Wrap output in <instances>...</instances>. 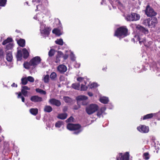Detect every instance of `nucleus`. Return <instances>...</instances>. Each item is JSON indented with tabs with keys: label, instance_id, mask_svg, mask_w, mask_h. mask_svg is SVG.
<instances>
[{
	"label": "nucleus",
	"instance_id": "obj_61",
	"mask_svg": "<svg viewBox=\"0 0 160 160\" xmlns=\"http://www.w3.org/2000/svg\"><path fill=\"white\" fill-rule=\"evenodd\" d=\"M67 108L66 107H64L63 108V110L64 112H66L67 111Z\"/></svg>",
	"mask_w": 160,
	"mask_h": 160
},
{
	"label": "nucleus",
	"instance_id": "obj_21",
	"mask_svg": "<svg viewBox=\"0 0 160 160\" xmlns=\"http://www.w3.org/2000/svg\"><path fill=\"white\" fill-rule=\"evenodd\" d=\"M52 33L57 36H60L62 34V32L58 28H55L52 30Z\"/></svg>",
	"mask_w": 160,
	"mask_h": 160
},
{
	"label": "nucleus",
	"instance_id": "obj_23",
	"mask_svg": "<svg viewBox=\"0 0 160 160\" xmlns=\"http://www.w3.org/2000/svg\"><path fill=\"white\" fill-rule=\"evenodd\" d=\"M67 116V114L66 113H62L59 114L57 117L58 118L61 119H66Z\"/></svg>",
	"mask_w": 160,
	"mask_h": 160
},
{
	"label": "nucleus",
	"instance_id": "obj_49",
	"mask_svg": "<svg viewBox=\"0 0 160 160\" xmlns=\"http://www.w3.org/2000/svg\"><path fill=\"white\" fill-rule=\"evenodd\" d=\"M150 139L152 142L154 143L155 141L156 140V138L155 137L153 136H151L150 137Z\"/></svg>",
	"mask_w": 160,
	"mask_h": 160
},
{
	"label": "nucleus",
	"instance_id": "obj_30",
	"mask_svg": "<svg viewBox=\"0 0 160 160\" xmlns=\"http://www.w3.org/2000/svg\"><path fill=\"white\" fill-rule=\"evenodd\" d=\"M36 91L37 92L41 94L45 95L46 94V92L45 91L38 88H36Z\"/></svg>",
	"mask_w": 160,
	"mask_h": 160
},
{
	"label": "nucleus",
	"instance_id": "obj_42",
	"mask_svg": "<svg viewBox=\"0 0 160 160\" xmlns=\"http://www.w3.org/2000/svg\"><path fill=\"white\" fill-rule=\"evenodd\" d=\"M154 117L157 118L158 120H160V111L157 113H153Z\"/></svg>",
	"mask_w": 160,
	"mask_h": 160
},
{
	"label": "nucleus",
	"instance_id": "obj_38",
	"mask_svg": "<svg viewBox=\"0 0 160 160\" xmlns=\"http://www.w3.org/2000/svg\"><path fill=\"white\" fill-rule=\"evenodd\" d=\"M13 47V44L11 42L7 44L6 46V48L7 50L11 49Z\"/></svg>",
	"mask_w": 160,
	"mask_h": 160
},
{
	"label": "nucleus",
	"instance_id": "obj_43",
	"mask_svg": "<svg viewBox=\"0 0 160 160\" xmlns=\"http://www.w3.org/2000/svg\"><path fill=\"white\" fill-rule=\"evenodd\" d=\"M26 78L27 79L28 81L29 82H34V79L32 77L28 76Z\"/></svg>",
	"mask_w": 160,
	"mask_h": 160
},
{
	"label": "nucleus",
	"instance_id": "obj_29",
	"mask_svg": "<svg viewBox=\"0 0 160 160\" xmlns=\"http://www.w3.org/2000/svg\"><path fill=\"white\" fill-rule=\"evenodd\" d=\"M63 122L62 121H59L57 122L55 124V126L56 128H60L63 125Z\"/></svg>",
	"mask_w": 160,
	"mask_h": 160
},
{
	"label": "nucleus",
	"instance_id": "obj_17",
	"mask_svg": "<svg viewBox=\"0 0 160 160\" xmlns=\"http://www.w3.org/2000/svg\"><path fill=\"white\" fill-rule=\"evenodd\" d=\"M6 59L8 62H11L12 59V56L11 51H6Z\"/></svg>",
	"mask_w": 160,
	"mask_h": 160
},
{
	"label": "nucleus",
	"instance_id": "obj_53",
	"mask_svg": "<svg viewBox=\"0 0 160 160\" xmlns=\"http://www.w3.org/2000/svg\"><path fill=\"white\" fill-rule=\"evenodd\" d=\"M114 2L117 5H121V3L118 0H114Z\"/></svg>",
	"mask_w": 160,
	"mask_h": 160
},
{
	"label": "nucleus",
	"instance_id": "obj_40",
	"mask_svg": "<svg viewBox=\"0 0 160 160\" xmlns=\"http://www.w3.org/2000/svg\"><path fill=\"white\" fill-rule=\"evenodd\" d=\"M149 155L148 152H146L143 154V158L145 160H148L149 158Z\"/></svg>",
	"mask_w": 160,
	"mask_h": 160
},
{
	"label": "nucleus",
	"instance_id": "obj_3",
	"mask_svg": "<svg viewBox=\"0 0 160 160\" xmlns=\"http://www.w3.org/2000/svg\"><path fill=\"white\" fill-rule=\"evenodd\" d=\"M67 128L70 130L73 131V133L76 135L78 134L82 130V128L78 124H74L68 123L67 125Z\"/></svg>",
	"mask_w": 160,
	"mask_h": 160
},
{
	"label": "nucleus",
	"instance_id": "obj_25",
	"mask_svg": "<svg viewBox=\"0 0 160 160\" xmlns=\"http://www.w3.org/2000/svg\"><path fill=\"white\" fill-rule=\"evenodd\" d=\"M29 111L32 114L35 115L38 113V110L36 108H32Z\"/></svg>",
	"mask_w": 160,
	"mask_h": 160
},
{
	"label": "nucleus",
	"instance_id": "obj_13",
	"mask_svg": "<svg viewBox=\"0 0 160 160\" xmlns=\"http://www.w3.org/2000/svg\"><path fill=\"white\" fill-rule=\"evenodd\" d=\"M49 102L51 104L58 107L60 106L61 104L60 101L54 98L50 99L49 100Z\"/></svg>",
	"mask_w": 160,
	"mask_h": 160
},
{
	"label": "nucleus",
	"instance_id": "obj_16",
	"mask_svg": "<svg viewBox=\"0 0 160 160\" xmlns=\"http://www.w3.org/2000/svg\"><path fill=\"white\" fill-rule=\"evenodd\" d=\"M145 13L148 17L155 16L157 13L155 11H145Z\"/></svg>",
	"mask_w": 160,
	"mask_h": 160
},
{
	"label": "nucleus",
	"instance_id": "obj_28",
	"mask_svg": "<svg viewBox=\"0 0 160 160\" xmlns=\"http://www.w3.org/2000/svg\"><path fill=\"white\" fill-rule=\"evenodd\" d=\"M12 39L11 38H7V39H6L4 41H3L2 43V44L3 45H5L7 44H8L9 43L11 42Z\"/></svg>",
	"mask_w": 160,
	"mask_h": 160
},
{
	"label": "nucleus",
	"instance_id": "obj_37",
	"mask_svg": "<svg viewBox=\"0 0 160 160\" xmlns=\"http://www.w3.org/2000/svg\"><path fill=\"white\" fill-rule=\"evenodd\" d=\"M69 52L70 53V57L72 61H75L76 59V57H75V55L73 54V52H71V51H69Z\"/></svg>",
	"mask_w": 160,
	"mask_h": 160
},
{
	"label": "nucleus",
	"instance_id": "obj_39",
	"mask_svg": "<svg viewBox=\"0 0 160 160\" xmlns=\"http://www.w3.org/2000/svg\"><path fill=\"white\" fill-rule=\"evenodd\" d=\"M7 0H0V6L4 7L6 4Z\"/></svg>",
	"mask_w": 160,
	"mask_h": 160
},
{
	"label": "nucleus",
	"instance_id": "obj_33",
	"mask_svg": "<svg viewBox=\"0 0 160 160\" xmlns=\"http://www.w3.org/2000/svg\"><path fill=\"white\" fill-rule=\"evenodd\" d=\"M63 100L66 102L70 103L72 101V99L68 97H64Z\"/></svg>",
	"mask_w": 160,
	"mask_h": 160
},
{
	"label": "nucleus",
	"instance_id": "obj_41",
	"mask_svg": "<svg viewBox=\"0 0 160 160\" xmlns=\"http://www.w3.org/2000/svg\"><path fill=\"white\" fill-rule=\"evenodd\" d=\"M55 53V50L53 49H51L48 52V55L50 57L53 56Z\"/></svg>",
	"mask_w": 160,
	"mask_h": 160
},
{
	"label": "nucleus",
	"instance_id": "obj_35",
	"mask_svg": "<svg viewBox=\"0 0 160 160\" xmlns=\"http://www.w3.org/2000/svg\"><path fill=\"white\" fill-rule=\"evenodd\" d=\"M21 83L23 85H26L28 83V80L26 77L22 78Z\"/></svg>",
	"mask_w": 160,
	"mask_h": 160
},
{
	"label": "nucleus",
	"instance_id": "obj_45",
	"mask_svg": "<svg viewBox=\"0 0 160 160\" xmlns=\"http://www.w3.org/2000/svg\"><path fill=\"white\" fill-rule=\"evenodd\" d=\"M21 92L22 94L25 97H26L28 96V92L27 91V90H24L23 89H22Z\"/></svg>",
	"mask_w": 160,
	"mask_h": 160
},
{
	"label": "nucleus",
	"instance_id": "obj_64",
	"mask_svg": "<svg viewBox=\"0 0 160 160\" xmlns=\"http://www.w3.org/2000/svg\"><path fill=\"white\" fill-rule=\"evenodd\" d=\"M26 3H27V5H28V2H26Z\"/></svg>",
	"mask_w": 160,
	"mask_h": 160
},
{
	"label": "nucleus",
	"instance_id": "obj_1",
	"mask_svg": "<svg viewBox=\"0 0 160 160\" xmlns=\"http://www.w3.org/2000/svg\"><path fill=\"white\" fill-rule=\"evenodd\" d=\"M131 27L133 29L136 28L138 33L137 35H135L132 40L134 41L135 40L137 41H138L141 45L143 44L147 47H149L152 44V42L146 40L143 37L145 34L148 33V30L147 29L139 25L132 24L131 25Z\"/></svg>",
	"mask_w": 160,
	"mask_h": 160
},
{
	"label": "nucleus",
	"instance_id": "obj_52",
	"mask_svg": "<svg viewBox=\"0 0 160 160\" xmlns=\"http://www.w3.org/2000/svg\"><path fill=\"white\" fill-rule=\"evenodd\" d=\"M22 89L24 90H30V88L26 86H24L22 87Z\"/></svg>",
	"mask_w": 160,
	"mask_h": 160
},
{
	"label": "nucleus",
	"instance_id": "obj_27",
	"mask_svg": "<svg viewBox=\"0 0 160 160\" xmlns=\"http://www.w3.org/2000/svg\"><path fill=\"white\" fill-rule=\"evenodd\" d=\"M86 78L81 77H78L77 79V80L78 81L82 82H83L86 85L87 83H88V82L86 81Z\"/></svg>",
	"mask_w": 160,
	"mask_h": 160
},
{
	"label": "nucleus",
	"instance_id": "obj_32",
	"mask_svg": "<svg viewBox=\"0 0 160 160\" xmlns=\"http://www.w3.org/2000/svg\"><path fill=\"white\" fill-rule=\"evenodd\" d=\"M87 84L88 85V84L87 83L86 85L83 83H82L81 85V90L82 91L86 90L88 88L87 86L86 85Z\"/></svg>",
	"mask_w": 160,
	"mask_h": 160
},
{
	"label": "nucleus",
	"instance_id": "obj_5",
	"mask_svg": "<svg viewBox=\"0 0 160 160\" xmlns=\"http://www.w3.org/2000/svg\"><path fill=\"white\" fill-rule=\"evenodd\" d=\"M98 106L95 104H91L87 106L86 108V111L88 115H91L98 109Z\"/></svg>",
	"mask_w": 160,
	"mask_h": 160
},
{
	"label": "nucleus",
	"instance_id": "obj_19",
	"mask_svg": "<svg viewBox=\"0 0 160 160\" xmlns=\"http://www.w3.org/2000/svg\"><path fill=\"white\" fill-rule=\"evenodd\" d=\"M154 117V114L153 113L147 114L144 116L142 118H141V120H145L146 119H150Z\"/></svg>",
	"mask_w": 160,
	"mask_h": 160
},
{
	"label": "nucleus",
	"instance_id": "obj_34",
	"mask_svg": "<svg viewBox=\"0 0 160 160\" xmlns=\"http://www.w3.org/2000/svg\"><path fill=\"white\" fill-rule=\"evenodd\" d=\"M55 42L58 44L62 45L63 44V42L62 39H57L55 41Z\"/></svg>",
	"mask_w": 160,
	"mask_h": 160
},
{
	"label": "nucleus",
	"instance_id": "obj_11",
	"mask_svg": "<svg viewBox=\"0 0 160 160\" xmlns=\"http://www.w3.org/2000/svg\"><path fill=\"white\" fill-rule=\"evenodd\" d=\"M51 30L50 28L45 27L44 24H41L40 32L41 34L48 35Z\"/></svg>",
	"mask_w": 160,
	"mask_h": 160
},
{
	"label": "nucleus",
	"instance_id": "obj_18",
	"mask_svg": "<svg viewBox=\"0 0 160 160\" xmlns=\"http://www.w3.org/2000/svg\"><path fill=\"white\" fill-rule=\"evenodd\" d=\"M100 101L104 104H106L109 101V99L108 97H101L99 99Z\"/></svg>",
	"mask_w": 160,
	"mask_h": 160
},
{
	"label": "nucleus",
	"instance_id": "obj_58",
	"mask_svg": "<svg viewBox=\"0 0 160 160\" xmlns=\"http://www.w3.org/2000/svg\"><path fill=\"white\" fill-rule=\"evenodd\" d=\"M12 87H17V84H16L15 83H13L11 85Z\"/></svg>",
	"mask_w": 160,
	"mask_h": 160
},
{
	"label": "nucleus",
	"instance_id": "obj_36",
	"mask_svg": "<svg viewBox=\"0 0 160 160\" xmlns=\"http://www.w3.org/2000/svg\"><path fill=\"white\" fill-rule=\"evenodd\" d=\"M80 84L78 83H75L72 84V87L75 89L79 90V88Z\"/></svg>",
	"mask_w": 160,
	"mask_h": 160
},
{
	"label": "nucleus",
	"instance_id": "obj_48",
	"mask_svg": "<svg viewBox=\"0 0 160 160\" xmlns=\"http://www.w3.org/2000/svg\"><path fill=\"white\" fill-rule=\"evenodd\" d=\"M98 84L96 83H92L91 84L90 86L91 88H95L98 87Z\"/></svg>",
	"mask_w": 160,
	"mask_h": 160
},
{
	"label": "nucleus",
	"instance_id": "obj_26",
	"mask_svg": "<svg viewBox=\"0 0 160 160\" xmlns=\"http://www.w3.org/2000/svg\"><path fill=\"white\" fill-rule=\"evenodd\" d=\"M52 108L49 106H46L44 108V111L46 112H49L52 111Z\"/></svg>",
	"mask_w": 160,
	"mask_h": 160
},
{
	"label": "nucleus",
	"instance_id": "obj_15",
	"mask_svg": "<svg viewBox=\"0 0 160 160\" xmlns=\"http://www.w3.org/2000/svg\"><path fill=\"white\" fill-rule=\"evenodd\" d=\"M67 68L63 64H61L59 65L57 68L58 71L60 73H63L67 70Z\"/></svg>",
	"mask_w": 160,
	"mask_h": 160
},
{
	"label": "nucleus",
	"instance_id": "obj_20",
	"mask_svg": "<svg viewBox=\"0 0 160 160\" xmlns=\"http://www.w3.org/2000/svg\"><path fill=\"white\" fill-rule=\"evenodd\" d=\"M61 52L58 51V54L56 56V59L55 61V62L56 63H59L60 61V58H61Z\"/></svg>",
	"mask_w": 160,
	"mask_h": 160
},
{
	"label": "nucleus",
	"instance_id": "obj_62",
	"mask_svg": "<svg viewBox=\"0 0 160 160\" xmlns=\"http://www.w3.org/2000/svg\"><path fill=\"white\" fill-rule=\"evenodd\" d=\"M3 55V52L2 50H0V55L2 56Z\"/></svg>",
	"mask_w": 160,
	"mask_h": 160
},
{
	"label": "nucleus",
	"instance_id": "obj_8",
	"mask_svg": "<svg viewBox=\"0 0 160 160\" xmlns=\"http://www.w3.org/2000/svg\"><path fill=\"white\" fill-rule=\"evenodd\" d=\"M29 56V53L27 50L25 48L22 49V51L18 50L17 52L16 57L18 61H20L23 56L24 58H26Z\"/></svg>",
	"mask_w": 160,
	"mask_h": 160
},
{
	"label": "nucleus",
	"instance_id": "obj_47",
	"mask_svg": "<svg viewBox=\"0 0 160 160\" xmlns=\"http://www.w3.org/2000/svg\"><path fill=\"white\" fill-rule=\"evenodd\" d=\"M18 98H21L22 99V101L23 102H24L25 98L22 95V94L21 92H19L18 94Z\"/></svg>",
	"mask_w": 160,
	"mask_h": 160
},
{
	"label": "nucleus",
	"instance_id": "obj_57",
	"mask_svg": "<svg viewBox=\"0 0 160 160\" xmlns=\"http://www.w3.org/2000/svg\"><path fill=\"white\" fill-rule=\"evenodd\" d=\"M42 0H32V2H41Z\"/></svg>",
	"mask_w": 160,
	"mask_h": 160
},
{
	"label": "nucleus",
	"instance_id": "obj_50",
	"mask_svg": "<svg viewBox=\"0 0 160 160\" xmlns=\"http://www.w3.org/2000/svg\"><path fill=\"white\" fill-rule=\"evenodd\" d=\"M37 9L40 10V9H43V7L41 5H38L37 6Z\"/></svg>",
	"mask_w": 160,
	"mask_h": 160
},
{
	"label": "nucleus",
	"instance_id": "obj_60",
	"mask_svg": "<svg viewBox=\"0 0 160 160\" xmlns=\"http://www.w3.org/2000/svg\"><path fill=\"white\" fill-rule=\"evenodd\" d=\"M88 94L90 97H91L93 96V94L91 92H88Z\"/></svg>",
	"mask_w": 160,
	"mask_h": 160
},
{
	"label": "nucleus",
	"instance_id": "obj_51",
	"mask_svg": "<svg viewBox=\"0 0 160 160\" xmlns=\"http://www.w3.org/2000/svg\"><path fill=\"white\" fill-rule=\"evenodd\" d=\"M73 120V118L72 117H70L69 118L66 120V122H71Z\"/></svg>",
	"mask_w": 160,
	"mask_h": 160
},
{
	"label": "nucleus",
	"instance_id": "obj_46",
	"mask_svg": "<svg viewBox=\"0 0 160 160\" xmlns=\"http://www.w3.org/2000/svg\"><path fill=\"white\" fill-rule=\"evenodd\" d=\"M57 75L56 73L53 72L51 73L50 75V78L52 79H54L56 77Z\"/></svg>",
	"mask_w": 160,
	"mask_h": 160
},
{
	"label": "nucleus",
	"instance_id": "obj_63",
	"mask_svg": "<svg viewBox=\"0 0 160 160\" xmlns=\"http://www.w3.org/2000/svg\"><path fill=\"white\" fill-rule=\"evenodd\" d=\"M1 128L0 126V132H1Z\"/></svg>",
	"mask_w": 160,
	"mask_h": 160
},
{
	"label": "nucleus",
	"instance_id": "obj_12",
	"mask_svg": "<svg viewBox=\"0 0 160 160\" xmlns=\"http://www.w3.org/2000/svg\"><path fill=\"white\" fill-rule=\"evenodd\" d=\"M117 160H129V153L126 152L123 155L120 153L117 156Z\"/></svg>",
	"mask_w": 160,
	"mask_h": 160
},
{
	"label": "nucleus",
	"instance_id": "obj_31",
	"mask_svg": "<svg viewBox=\"0 0 160 160\" xmlns=\"http://www.w3.org/2000/svg\"><path fill=\"white\" fill-rule=\"evenodd\" d=\"M49 78V76L47 75L43 76L42 80L45 83H47L48 82Z\"/></svg>",
	"mask_w": 160,
	"mask_h": 160
},
{
	"label": "nucleus",
	"instance_id": "obj_22",
	"mask_svg": "<svg viewBox=\"0 0 160 160\" xmlns=\"http://www.w3.org/2000/svg\"><path fill=\"white\" fill-rule=\"evenodd\" d=\"M106 108L105 107H102L98 111L97 115V116L100 117L102 114L106 110Z\"/></svg>",
	"mask_w": 160,
	"mask_h": 160
},
{
	"label": "nucleus",
	"instance_id": "obj_56",
	"mask_svg": "<svg viewBox=\"0 0 160 160\" xmlns=\"http://www.w3.org/2000/svg\"><path fill=\"white\" fill-rule=\"evenodd\" d=\"M145 10H152L149 5H147Z\"/></svg>",
	"mask_w": 160,
	"mask_h": 160
},
{
	"label": "nucleus",
	"instance_id": "obj_14",
	"mask_svg": "<svg viewBox=\"0 0 160 160\" xmlns=\"http://www.w3.org/2000/svg\"><path fill=\"white\" fill-rule=\"evenodd\" d=\"M30 100L32 102H35L42 101V99L37 95H34L31 97Z\"/></svg>",
	"mask_w": 160,
	"mask_h": 160
},
{
	"label": "nucleus",
	"instance_id": "obj_55",
	"mask_svg": "<svg viewBox=\"0 0 160 160\" xmlns=\"http://www.w3.org/2000/svg\"><path fill=\"white\" fill-rule=\"evenodd\" d=\"M101 4L102 5H105L106 4V1L105 0H102L101 2Z\"/></svg>",
	"mask_w": 160,
	"mask_h": 160
},
{
	"label": "nucleus",
	"instance_id": "obj_10",
	"mask_svg": "<svg viewBox=\"0 0 160 160\" xmlns=\"http://www.w3.org/2000/svg\"><path fill=\"white\" fill-rule=\"evenodd\" d=\"M88 99V97L84 95H80L76 98L77 103L78 104L79 103H81L83 105L87 104V102L85 101Z\"/></svg>",
	"mask_w": 160,
	"mask_h": 160
},
{
	"label": "nucleus",
	"instance_id": "obj_9",
	"mask_svg": "<svg viewBox=\"0 0 160 160\" xmlns=\"http://www.w3.org/2000/svg\"><path fill=\"white\" fill-rule=\"evenodd\" d=\"M137 130L140 132L142 133H148L149 131L148 126L144 125H140L137 128Z\"/></svg>",
	"mask_w": 160,
	"mask_h": 160
},
{
	"label": "nucleus",
	"instance_id": "obj_4",
	"mask_svg": "<svg viewBox=\"0 0 160 160\" xmlns=\"http://www.w3.org/2000/svg\"><path fill=\"white\" fill-rule=\"evenodd\" d=\"M128 30L125 27L118 28L115 32V36L120 38H124L128 35Z\"/></svg>",
	"mask_w": 160,
	"mask_h": 160
},
{
	"label": "nucleus",
	"instance_id": "obj_44",
	"mask_svg": "<svg viewBox=\"0 0 160 160\" xmlns=\"http://www.w3.org/2000/svg\"><path fill=\"white\" fill-rule=\"evenodd\" d=\"M61 54H62L61 55V57L63 58L64 60L67 59L68 57V55L67 54H64L62 52H61Z\"/></svg>",
	"mask_w": 160,
	"mask_h": 160
},
{
	"label": "nucleus",
	"instance_id": "obj_24",
	"mask_svg": "<svg viewBox=\"0 0 160 160\" xmlns=\"http://www.w3.org/2000/svg\"><path fill=\"white\" fill-rule=\"evenodd\" d=\"M17 43L20 46L23 47L25 45V42L24 39H21L17 41Z\"/></svg>",
	"mask_w": 160,
	"mask_h": 160
},
{
	"label": "nucleus",
	"instance_id": "obj_2",
	"mask_svg": "<svg viewBox=\"0 0 160 160\" xmlns=\"http://www.w3.org/2000/svg\"><path fill=\"white\" fill-rule=\"evenodd\" d=\"M41 59L39 56H36L32 58L29 62H25L23 64L24 67L26 69H29L31 66L35 68L40 63Z\"/></svg>",
	"mask_w": 160,
	"mask_h": 160
},
{
	"label": "nucleus",
	"instance_id": "obj_54",
	"mask_svg": "<svg viewBox=\"0 0 160 160\" xmlns=\"http://www.w3.org/2000/svg\"><path fill=\"white\" fill-rule=\"evenodd\" d=\"M80 66V64L79 63H78L77 62H76L74 65V67L76 68H79Z\"/></svg>",
	"mask_w": 160,
	"mask_h": 160
},
{
	"label": "nucleus",
	"instance_id": "obj_6",
	"mask_svg": "<svg viewBox=\"0 0 160 160\" xmlns=\"http://www.w3.org/2000/svg\"><path fill=\"white\" fill-rule=\"evenodd\" d=\"M157 23V19L156 18L145 19L143 21V23L145 25L151 28L155 26Z\"/></svg>",
	"mask_w": 160,
	"mask_h": 160
},
{
	"label": "nucleus",
	"instance_id": "obj_59",
	"mask_svg": "<svg viewBox=\"0 0 160 160\" xmlns=\"http://www.w3.org/2000/svg\"><path fill=\"white\" fill-rule=\"evenodd\" d=\"M39 18V16H38V14H36L35 16L33 18L34 19L36 20L37 19Z\"/></svg>",
	"mask_w": 160,
	"mask_h": 160
},
{
	"label": "nucleus",
	"instance_id": "obj_7",
	"mask_svg": "<svg viewBox=\"0 0 160 160\" xmlns=\"http://www.w3.org/2000/svg\"><path fill=\"white\" fill-rule=\"evenodd\" d=\"M126 19L129 21H135L138 20L140 18V15L135 13H131L130 14H128L127 15H124Z\"/></svg>",
	"mask_w": 160,
	"mask_h": 160
}]
</instances>
